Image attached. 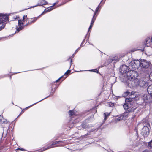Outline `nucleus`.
Here are the masks:
<instances>
[{"label": "nucleus", "mask_w": 152, "mask_h": 152, "mask_svg": "<svg viewBox=\"0 0 152 152\" xmlns=\"http://www.w3.org/2000/svg\"><path fill=\"white\" fill-rule=\"evenodd\" d=\"M129 68L126 65H123L121 66L120 71L122 74L126 73L128 79L130 80L131 79H134L137 76L138 73L134 70H129Z\"/></svg>", "instance_id": "obj_1"}, {"label": "nucleus", "mask_w": 152, "mask_h": 152, "mask_svg": "<svg viewBox=\"0 0 152 152\" xmlns=\"http://www.w3.org/2000/svg\"><path fill=\"white\" fill-rule=\"evenodd\" d=\"M56 4V3H54L53 6H55Z\"/></svg>", "instance_id": "obj_39"}, {"label": "nucleus", "mask_w": 152, "mask_h": 152, "mask_svg": "<svg viewBox=\"0 0 152 152\" xmlns=\"http://www.w3.org/2000/svg\"><path fill=\"white\" fill-rule=\"evenodd\" d=\"M103 0H102L100 3H103V4H104V2H105V0H104V2H103Z\"/></svg>", "instance_id": "obj_37"}, {"label": "nucleus", "mask_w": 152, "mask_h": 152, "mask_svg": "<svg viewBox=\"0 0 152 152\" xmlns=\"http://www.w3.org/2000/svg\"><path fill=\"white\" fill-rule=\"evenodd\" d=\"M148 145L151 147H152V140L148 142Z\"/></svg>", "instance_id": "obj_25"}, {"label": "nucleus", "mask_w": 152, "mask_h": 152, "mask_svg": "<svg viewBox=\"0 0 152 152\" xmlns=\"http://www.w3.org/2000/svg\"><path fill=\"white\" fill-rule=\"evenodd\" d=\"M82 43L81 44V45L80 46V47L79 48H78L76 50V51H75V52L74 53L75 54H76L78 51L80 49V48H81V45H82Z\"/></svg>", "instance_id": "obj_27"}, {"label": "nucleus", "mask_w": 152, "mask_h": 152, "mask_svg": "<svg viewBox=\"0 0 152 152\" xmlns=\"http://www.w3.org/2000/svg\"><path fill=\"white\" fill-rule=\"evenodd\" d=\"M2 119H3V117L2 116H1V115H0V122H2Z\"/></svg>", "instance_id": "obj_29"}, {"label": "nucleus", "mask_w": 152, "mask_h": 152, "mask_svg": "<svg viewBox=\"0 0 152 152\" xmlns=\"http://www.w3.org/2000/svg\"><path fill=\"white\" fill-rule=\"evenodd\" d=\"M150 93L145 94L143 97V99L145 102H152V95Z\"/></svg>", "instance_id": "obj_8"}, {"label": "nucleus", "mask_w": 152, "mask_h": 152, "mask_svg": "<svg viewBox=\"0 0 152 152\" xmlns=\"http://www.w3.org/2000/svg\"><path fill=\"white\" fill-rule=\"evenodd\" d=\"M127 114H126L125 115H124L125 116H126V115H127ZM124 115H121L120 116V117H118L116 119L118 121H120L121 120L123 119V117H124Z\"/></svg>", "instance_id": "obj_15"}, {"label": "nucleus", "mask_w": 152, "mask_h": 152, "mask_svg": "<svg viewBox=\"0 0 152 152\" xmlns=\"http://www.w3.org/2000/svg\"><path fill=\"white\" fill-rule=\"evenodd\" d=\"M83 128L85 129H88V126H86L84 125H83Z\"/></svg>", "instance_id": "obj_26"}, {"label": "nucleus", "mask_w": 152, "mask_h": 152, "mask_svg": "<svg viewBox=\"0 0 152 152\" xmlns=\"http://www.w3.org/2000/svg\"><path fill=\"white\" fill-rule=\"evenodd\" d=\"M28 24H26L25 25V26H26L28 25Z\"/></svg>", "instance_id": "obj_42"}, {"label": "nucleus", "mask_w": 152, "mask_h": 152, "mask_svg": "<svg viewBox=\"0 0 152 152\" xmlns=\"http://www.w3.org/2000/svg\"><path fill=\"white\" fill-rule=\"evenodd\" d=\"M18 24L19 26H20L21 24L23 25L24 24L23 22H22V21L20 20H18Z\"/></svg>", "instance_id": "obj_21"}, {"label": "nucleus", "mask_w": 152, "mask_h": 152, "mask_svg": "<svg viewBox=\"0 0 152 152\" xmlns=\"http://www.w3.org/2000/svg\"><path fill=\"white\" fill-rule=\"evenodd\" d=\"M96 15V13H94V16H93V17L92 19V21H91V25H93V23H94V21L95 20V18L94 19V16H95V15Z\"/></svg>", "instance_id": "obj_19"}, {"label": "nucleus", "mask_w": 152, "mask_h": 152, "mask_svg": "<svg viewBox=\"0 0 152 152\" xmlns=\"http://www.w3.org/2000/svg\"><path fill=\"white\" fill-rule=\"evenodd\" d=\"M8 20V16L2 14H0V31L5 27V22Z\"/></svg>", "instance_id": "obj_6"}, {"label": "nucleus", "mask_w": 152, "mask_h": 152, "mask_svg": "<svg viewBox=\"0 0 152 152\" xmlns=\"http://www.w3.org/2000/svg\"><path fill=\"white\" fill-rule=\"evenodd\" d=\"M70 72V71L69 70H68L64 74L65 75H67Z\"/></svg>", "instance_id": "obj_28"}, {"label": "nucleus", "mask_w": 152, "mask_h": 152, "mask_svg": "<svg viewBox=\"0 0 152 152\" xmlns=\"http://www.w3.org/2000/svg\"><path fill=\"white\" fill-rule=\"evenodd\" d=\"M128 83V86L130 87H134L138 86L140 87L144 86L147 87L148 86L147 84L145 81L142 80H140L139 81L136 78L134 79H131L130 80L127 82Z\"/></svg>", "instance_id": "obj_2"}, {"label": "nucleus", "mask_w": 152, "mask_h": 152, "mask_svg": "<svg viewBox=\"0 0 152 152\" xmlns=\"http://www.w3.org/2000/svg\"><path fill=\"white\" fill-rule=\"evenodd\" d=\"M47 4V3L45 0H39V1L38 4L37 5V6H42L43 5Z\"/></svg>", "instance_id": "obj_11"}, {"label": "nucleus", "mask_w": 152, "mask_h": 152, "mask_svg": "<svg viewBox=\"0 0 152 152\" xmlns=\"http://www.w3.org/2000/svg\"><path fill=\"white\" fill-rule=\"evenodd\" d=\"M71 0H69V1H70Z\"/></svg>", "instance_id": "obj_45"}, {"label": "nucleus", "mask_w": 152, "mask_h": 152, "mask_svg": "<svg viewBox=\"0 0 152 152\" xmlns=\"http://www.w3.org/2000/svg\"><path fill=\"white\" fill-rule=\"evenodd\" d=\"M69 115H70L71 116L75 114L74 112V111L73 110H70L69 111Z\"/></svg>", "instance_id": "obj_17"}, {"label": "nucleus", "mask_w": 152, "mask_h": 152, "mask_svg": "<svg viewBox=\"0 0 152 152\" xmlns=\"http://www.w3.org/2000/svg\"><path fill=\"white\" fill-rule=\"evenodd\" d=\"M32 21H31L30 22H29V23L30 24H31L32 23L35 22L37 19V18H33L32 19Z\"/></svg>", "instance_id": "obj_20"}, {"label": "nucleus", "mask_w": 152, "mask_h": 152, "mask_svg": "<svg viewBox=\"0 0 152 152\" xmlns=\"http://www.w3.org/2000/svg\"><path fill=\"white\" fill-rule=\"evenodd\" d=\"M90 71H93L95 72H96L97 71H98V70L96 69H94L93 70H90Z\"/></svg>", "instance_id": "obj_32"}, {"label": "nucleus", "mask_w": 152, "mask_h": 152, "mask_svg": "<svg viewBox=\"0 0 152 152\" xmlns=\"http://www.w3.org/2000/svg\"><path fill=\"white\" fill-rule=\"evenodd\" d=\"M131 93L129 91H126L124 92L123 94V96L124 97H125L126 96L128 95H130V94Z\"/></svg>", "instance_id": "obj_14"}, {"label": "nucleus", "mask_w": 152, "mask_h": 152, "mask_svg": "<svg viewBox=\"0 0 152 152\" xmlns=\"http://www.w3.org/2000/svg\"><path fill=\"white\" fill-rule=\"evenodd\" d=\"M151 39L149 37H147L145 39V46L147 47H151L150 44Z\"/></svg>", "instance_id": "obj_10"}, {"label": "nucleus", "mask_w": 152, "mask_h": 152, "mask_svg": "<svg viewBox=\"0 0 152 152\" xmlns=\"http://www.w3.org/2000/svg\"><path fill=\"white\" fill-rule=\"evenodd\" d=\"M137 50H141L142 51H143L144 50V49L143 48V49H138Z\"/></svg>", "instance_id": "obj_36"}, {"label": "nucleus", "mask_w": 152, "mask_h": 152, "mask_svg": "<svg viewBox=\"0 0 152 152\" xmlns=\"http://www.w3.org/2000/svg\"><path fill=\"white\" fill-rule=\"evenodd\" d=\"M142 152H150L149 151L147 150H145L144 151Z\"/></svg>", "instance_id": "obj_35"}, {"label": "nucleus", "mask_w": 152, "mask_h": 152, "mask_svg": "<svg viewBox=\"0 0 152 152\" xmlns=\"http://www.w3.org/2000/svg\"><path fill=\"white\" fill-rule=\"evenodd\" d=\"M51 10H49V11H51Z\"/></svg>", "instance_id": "obj_44"}, {"label": "nucleus", "mask_w": 152, "mask_h": 152, "mask_svg": "<svg viewBox=\"0 0 152 152\" xmlns=\"http://www.w3.org/2000/svg\"><path fill=\"white\" fill-rule=\"evenodd\" d=\"M130 99H125V103H124L123 107L124 109L126 111L124 113V115L134 111L136 108V107L134 106V104L132 103V101H130Z\"/></svg>", "instance_id": "obj_3"}, {"label": "nucleus", "mask_w": 152, "mask_h": 152, "mask_svg": "<svg viewBox=\"0 0 152 152\" xmlns=\"http://www.w3.org/2000/svg\"><path fill=\"white\" fill-rule=\"evenodd\" d=\"M9 122L7 121L6 120H5L3 118V119L2 120V122L1 123L4 124H7Z\"/></svg>", "instance_id": "obj_22"}, {"label": "nucleus", "mask_w": 152, "mask_h": 152, "mask_svg": "<svg viewBox=\"0 0 152 152\" xmlns=\"http://www.w3.org/2000/svg\"><path fill=\"white\" fill-rule=\"evenodd\" d=\"M27 16L26 15H24L23 17V20H24L27 17Z\"/></svg>", "instance_id": "obj_31"}, {"label": "nucleus", "mask_w": 152, "mask_h": 152, "mask_svg": "<svg viewBox=\"0 0 152 152\" xmlns=\"http://www.w3.org/2000/svg\"><path fill=\"white\" fill-rule=\"evenodd\" d=\"M140 124H143L144 126L142 128L141 132V134L144 137H147L149 133L148 127L150 126L149 123L148 121H143Z\"/></svg>", "instance_id": "obj_4"}, {"label": "nucleus", "mask_w": 152, "mask_h": 152, "mask_svg": "<svg viewBox=\"0 0 152 152\" xmlns=\"http://www.w3.org/2000/svg\"><path fill=\"white\" fill-rule=\"evenodd\" d=\"M135 94L134 92H131V94L129 95V98H127L126 99H130L131 101H130L132 102V103L133 104L134 103V99L136 97V96L134 94Z\"/></svg>", "instance_id": "obj_9"}, {"label": "nucleus", "mask_w": 152, "mask_h": 152, "mask_svg": "<svg viewBox=\"0 0 152 152\" xmlns=\"http://www.w3.org/2000/svg\"><path fill=\"white\" fill-rule=\"evenodd\" d=\"M150 80L152 81V71L150 73L149 76Z\"/></svg>", "instance_id": "obj_24"}, {"label": "nucleus", "mask_w": 152, "mask_h": 152, "mask_svg": "<svg viewBox=\"0 0 152 152\" xmlns=\"http://www.w3.org/2000/svg\"><path fill=\"white\" fill-rule=\"evenodd\" d=\"M20 149V150L22 151H24V150L23 148H21V149Z\"/></svg>", "instance_id": "obj_38"}, {"label": "nucleus", "mask_w": 152, "mask_h": 152, "mask_svg": "<svg viewBox=\"0 0 152 152\" xmlns=\"http://www.w3.org/2000/svg\"><path fill=\"white\" fill-rule=\"evenodd\" d=\"M74 54H75L74 53V54H73L72 55V58H73V57H74Z\"/></svg>", "instance_id": "obj_40"}, {"label": "nucleus", "mask_w": 152, "mask_h": 152, "mask_svg": "<svg viewBox=\"0 0 152 152\" xmlns=\"http://www.w3.org/2000/svg\"><path fill=\"white\" fill-rule=\"evenodd\" d=\"M100 5V4H99V6H98V7L96 8V12L95 13H96V12H97L99 9V6Z\"/></svg>", "instance_id": "obj_30"}, {"label": "nucleus", "mask_w": 152, "mask_h": 152, "mask_svg": "<svg viewBox=\"0 0 152 152\" xmlns=\"http://www.w3.org/2000/svg\"><path fill=\"white\" fill-rule=\"evenodd\" d=\"M19 27L17 28V31H18V32H19L23 28H24V26H19Z\"/></svg>", "instance_id": "obj_16"}, {"label": "nucleus", "mask_w": 152, "mask_h": 152, "mask_svg": "<svg viewBox=\"0 0 152 152\" xmlns=\"http://www.w3.org/2000/svg\"><path fill=\"white\" fill-rule=\"evenodd\" d=\"M110 113H104V121L106 120L107 117L110 115Z\"/></svg>", "instance_id": "obj_13"}, {"label": "nucleus", "mask_w": 152, "mask_h": 152, "mask_svg": "<svg viewBox=\"0 0 152 152\" xmlns=\"http://www.w3.org/2000/svg\"><path fill=\"white\" fill-rule=\"evenodd\" d=\"M62 77H60L57 80H56V82H58L59 81V80H60V79Z\"/></svg>", "instance_id": "obj_34"}, {"label": "nucleus", "mask_w": 152, "mask_h": 152, "mask_svg": "<svg viewBox=\"0 0 152 152\" xmlns=\"http://www.w3.org/2000/svg\"><path fill=\"white\" fill-rule=\"evenodd\" d=\"M130 64L134 69H137L139 67H140V61L137 60L132 61L130 62Z\"/></svg>", "instance_id": "obj_7"}, {"label": "nucleus", "mask_w": 152, "mask_h": 152, "mask_svg": "<svg viewBox=\"0 0 152 152\" xmlns=\"http://www.w3.org/2000/svg\"><path fill=\"white\" fill-rule=\"evenodd\" d=\"M88 135V134H86L85 135V136H86V135Z\"/></svg>", "instance_id": "obj_41"}, {"label": "nucleus", "mask_w": 152, "mask_h": 152, "mask_svg": "<svg viewBox=\"0 0 152 152\" xmlns=\"http://www.w3.org/2000/svg\"><path fill=\"white\" fill-rule=\"evenodd\" d=\"M147 90L148 93L152 94V85H150L148 87Z\"/></svg>", "instance_id": "obj_12"}, {"label": "nucleus", "mask_w": 152, "mask_h": 152, "mask_svg": "<svg viewBox=\"0 0 152 152\" xmlns=\"http://www.w3.org/2000/svg\"><path fill=\"white\" fill-rule=\"evenodd\" d=\"M111 60V62H112V61L115 60V61H118V58L116 57H114L113 58H112L111 59H110Z\"/></svg>", "instance_id": "obj_23"}, {"label": "nucleus", "mask_w": 152, "mask_h": 152, "mask_svg": "<svg viewBox=\"0 0 152 152\" xmlns=\"http://www.w3.org/2000/svg\"><path fill=\"white\" fill-rule=\"evenodd\" d=\"M107 104L108 106L110 107H112L114 105V103L111 102H108Z\"/></svg>", "instance_id": "obj_18"}, {"label": "nucleus", "mask_w": 152, "mask_h": 152, "mask_svg": "<svg viewBox=\"0 0 152 152\" xmlns=\"http://www.w3.org/2000/svg\"><path fill=\"white\" fill-rule=\"evenodd\" d=\"M93 25H90V26L89 28V31L91 29L92 26Z\"/></svg>", "instance_id": "obj_33"}, {"label": "nucleus", "mask_w": 152, "mask_h": 152, "mask_svg": "<svg viewBox=\"0 0 152 152\" xmlns=\"http://www.w3.org/2000/svg\"><path fill=\"white\" fill-rule=\"evenodd\" d=\"M41 100H40V101H41ZM40 102V101H39L38 102ZM38 102H37L36 103H38Z\"/></svg>", "instance_id": "obj_43"}, {"label": "nucleus", "mask_w": 152, "mask_h": 152, "mask_svg": "<svg viewBox=\"0 0 152 152\" xmlns=\"http://www.w3.org/2000/svg\"><path fill=\"white\" fill-rule=\"evenodd\" d=\"M140 67L142 69H148L150 71L152 70V64L145 59L140 60Z\"/></svg>", "instance_id": "obj_5"}]
</instances>
